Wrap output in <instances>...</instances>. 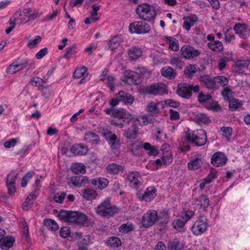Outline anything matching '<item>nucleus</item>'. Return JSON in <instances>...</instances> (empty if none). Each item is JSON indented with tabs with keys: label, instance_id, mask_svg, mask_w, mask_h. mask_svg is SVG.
Listing matches in <instances>:
<instances>
[{
	"label": "nucleus",
	"instance_id": "f257e3e1",
	"mask_svg": "<svg viewBox=\"0 0 250 250\" xmlns=\"http://www.w3.org/2000/svg\"><path fill=\"white\" fill-rule=\"evenodd\" d=\"M139 18L143 21H150L156 17V10L153 6L144 3L139 4L136 9Z\"/></svg>",
	"mask_w": 250,
	"mask_h": 250
},
{
	"label": "nucleus",
	"instance_id": "8fccbe9b",
	"mask_svg": "<svg viewBox=\"0 0 250 250\" xmlns=\"http://www.w3.org/2000/svg\"><path fill=\"white\" fill-rule=\"evenodd\" d=\"M22 16V13L21 12V10H18L17 12H16L12 16V17L10 18L9 22L10 25H11L10 27H13V29L16 26V21L17 20H18L20 17Z\"/></svg>",
	"mask_w": 250,
	"mask_h": 250
},
{
	"label": "nucleus",
	"instance_id": "79ce46f5",
	"mask_svg": "<svg viewBox=\"0 0 250 250\" xmlns=\"http://www.w3.org/2000/svg\"><path fill=\"white\" fill-rule=\"evenodd\" d=\"M121 108L119 109H114L108 108L105 109V112L108 115H111L113 117L121 119V113H120Z\"/></svg>",
	"mask_w": 250,
	"mask_h": 250
},
{
	"label": "nucleus",
	"instance_id": "aec40b11",
	"mask_svg": "<svg viewBox=\"0 0 250 250\" xmlns=\"http://www.w3.org/2000/svg\"><path fill=\"white\" fill-rule=\"evenodd\" d=\"M129 59L132 61H136L142 55V51L139 47H132L127 50Z\"/></svg>",
	"mask_w": 250,
	"mask_h": 250
},
{
	"label": "nucleus",
	"instance_id": "0e129e2a",
	"mask_svg": "<svg viewBox=\"0 0 250 250\" xmlns=\"http://www.w3.org/2000/svg\"><path fill=\"white\" fill-rule=\"evenodd\" d=\"M66 195V193L62 192L55 194L53 197L54 200L58 203H62Z\"/></svg>",
	"mask_w": 250,
	"mask_h": 250
},
{
	"label": "nucleus",
	"instance_id": "4be33fe9",
	"mask_svg": "<svg viewBox=\"0 0 250 250\" xmlns=\"http://www.w3.org/2000/svg\"><path fill=\"white\" fill-rule=\"evenodd\" d=\"M27 65V61H25L24 63L20 64H15V62L10 64L6 69L7 73L9 74H14L21 70L25 68Z\"/></svg>",
	"mask_w": 250,
	"mask_h": 250
},
{
	"label": "nucleus",
	"instance_id": "6e6552de",
	"mask_svg": "<svg viewBox=\"0 0 250 250\" xmlns=\"http://www.w3.org/2000/svg\"><path fill=\"white\" fill-rule=\"evenodd\" d=\"M21 10L22 13V16L19 18L21 24H25L40 17L38 11L31 8H26Z\"/></svg>",
	"mask_w": 250,
	"mask_h": 250
},
{
	"label": "nucleus",
	"instance_id": "1a4fd4ad",
	"mask_svg": "<svg viewBox=\"0 0 250 250\" xmlns=\"http://www.w3.org/2000/svg\"><path fill=\"white\" fill-rule=\"evenodd\" d=\"M161 216H158L157 212L154 210H151L145 213L143 217L142 224L144 227L148 228L152 226L157 220L160 221Z\"/></svg>",
	"mask_w": 250,
	"mask_h": 250
},
{
	"label": "nucleus",
	"instance_id": "e2e57ef3",
	"mask_svg": "<svg viewBox=\"0 0 250 250\" xmlns=\"http://www.w3.org/2000/svg\"><path fill=\"white\" fill-rule=\"evenodd\" d=\"M222 134L229 140L232 135V130L231 127L223 126L221 128Z\"/></svg>",
	"mask_w": 250,
	"mask_h": 250
},
{
	"label": "nucleus",
	"instance_id": "dca6fc26",
	"mask_svg": "<svg viewBox=\"0 0 250 250\" xmlns=\"http://www.w3.org/2000/svg\"><path fill=\"white\" fill-rule=\"evenodd\" d=\"M194 205L197 208L205 210L209 205L208 196L205 194L201 195L194 201Z\"/></svg>",
	"mask_w": 250,
	"mask_h": 250
},
{
	"label": "nucleus",
	"instance_id": "e433bc0d",
	"mask_svg": "<svg viewBox=\"0 0 250 250\" xmlns=\"http://www.w3.org/2000/svg\"><path fill=\"white\" fill-rule=\"evenodd\" d=\"M44 226L49 230L56 231L59 226L55 221L52 219H45L43 221Z\"/></svg>",
	"mask_w": 250,
	"mask_h": 250
},
{
	"label": "nucleus",
	"instance_id": "bb28decb",
	"mask_svg": "<svg viewBox=\"0 0 250 250\" xmlns=\"http://www.w3.org/2000/svg\"><path fill=\"white\" fill-rule=\"evenodd\" d=\"M91 183L94 186L96 187V188L102 189L105 188L108 183L107 179L104 178H99L97 179H92Z\"/></svg>",
	"mask_w": 250,
	"mask_h": 250
},
{
	"label": "nucleus",
	"instance_id": "a19ab883",
	"mask_svg": "<svg viewBox=\"0 0 250 250\" xmlns=\"http://www.w3.org/2000/svg\"><path fill=\"white\" fill-rule=\"evenodd\" d=\"M197 65L195 64H189L186 66L185 69V73L188 78H190L196 72Z\"/></svg>",
	"mask_w": 250,
	"mask_h": 250
},
{
	"label": "nucleus",
	"instance_id": "7ed1b4c3",
	"mask_svg": "<svg viewBox=\"0 0 250 250\" xmlns=\"http://www.w3.org/2000/svg\"><path fill=\"white\" fill-rule=\"evenodd\" d=\"M118 210V208L111 205L109 199L104 200L96 208V212L98 214L107 218L117 213Z\"/></svg>",
	"mask_w": 250,
	"mask_h": 250
},
{
	"label": "nucleus",
	"instance_id": "69168bd1",
	"mask_svg": "<svg viewBox=\"0 0 250 250\" xmlns=\"http://www.w3.org/2000/svg\"><path fill=\"white\" fill-rule=\"evenodd\" d=\"M216 82L218 83L221 86H224L228 84L229 83L228 79L223 76H218L215 78Z\"/></svg>",
	"mask_w": 250,
	"mask_h": 250
},
{
	"label": "nucleus",
	"instance_id": "a211bd4d",
	"mask_svg": "<svg viewBox=\"0 0 250 250\" xmlns=\"http://www.w3.org/2000/svg\"><path fill=\"white\" fill-rule=\"evenodd\" d=\"M234 29L241 38L246 39L249 36V29L245 25L237 23L234 26Z\"/></svg>",
	"mask_w": 250,
	"mask_h": 250
},
{
	"label": "nucleus",
	"instance_id": "052dcab7",
	"mask_svg": "<svg viewBox=\"0 0 250 250\" xmlns=\"http://www.w3.org/2000/svg\"><path fill=\"white\" fill-rule=\"evenodd\" d=\"M33 174L34 172L32 171H30L25 174L21 180V186L22 187H25L27 185L28 181L32 178Z\"/></svg>",
	"mask_w": 250,
	"mask_h": 250
},
{
	"label": "nucleus",
	"instance_id": "20e7f679",
	"mask_svg": "<svg viewBox=\"0 0 250 250\" xmlns=\"http://www.w3.org/2000/svg\"><path fill=\"white\" fill-rule=\"evenodd\" d=\"M200 91L198 85H193L192 84L180 83L178 84L176 90L178 95L185 99H188L192 95L191 92L198 93Z\"/></svg>",
	"mask_w": 250,
	"mask_h": 250
},
{
	"label": "nucleus",
	"instance_id": "f3484780",
	"mask_svg": "<svg viewBox=\"0 0 250 250\" xmlns=\"http://www.w3.org/2000/svg\"><path fill=\"white\" fill-rule=\"evenodd\" d=\"M15 241V238L12 236L3 237L0 239V249L8 250L13 246Z\"/></svg>",
	"mask_w": 250,
	"mask_h": 250
},
{
	"label": "nucleus",
	"instance_id": "ddd939ff",
	"mask_svg": "<svg viewBox=\"0 0 250 250\" xmlns=\"http://www.w3.org/2000/svg\"><path fill=\"white\" fill-rule=\"evenodd\" d=\"M87 216L83 213L79 211H72L70 212L69 223L83 225L87 220Z\"/></svg>",
	"mask_w": 250,
	"mask_h": 250
},
{
	"label": "nucleus",
	"instance_id": "2eb2a0df",
	"mask_svg": "<svg viewBox=\"0 0 250 250\" xmlns=\"http://www.w3.org/2000/svg\"><path fill=\"white\" fill-rule=\"evenodd\" d=\"M138 121H130L132 125L125 131V136L127 139H135L137 136L138 128L137 125Z\"/></svg>",
	"mask_w": 250,
	"mask_h": 250
},
{
	"label": "nucleus",
	"instance_id": "4c0bfd02",
	"mask_svg": "<svg viewBox=\"0 0 250 250\" xmlns=\"http://www.w3.org/2000/svg\"><path fill=\"white\" fill-rule=\"evenodd\" d=\"M195 212L194 211L187 210L182 211L179 217H180L185 223L189 221L191 218L194 217Z\"/></svg>",
	"mask_w": 250,
	"mask_h": 250
},
{
	"label": "nucleus",
	"instance_id": "774afa93",
	"mask_svg": "<svg viewBox=\"0 0 250 250\" xmlns=\"http://www.w3.org/2000/svg\"><path fill=\"white\" fill-rule=\"evenodd\" d=\"M75 48L76 46L74 45L71 47L67 48L66 53L63 55V58L67 60L69 59L70 55H72L76 53V51L74 50V49Z\"/></svg>",
	"mask_w": 250,
	"mask_h": 250
},
{
	"label": "nucleus",
	"instance_id": "c85d7f7f",
	"mask_svg": "<svg viewBox=\"0 0 250 250\" xmlns=\"http://www.w3.org/2000/svg\"><path fill=\"white\" fill-rule=\"evenodd\" d=\"M194 121L198 124H207L210 120L207 115L203 113H197L194 117Z\"/></svg>",
	"mask_w": 250,
	"mask_h": 250
},
{
	"label": "nucleus",
	"instance_id": "3c124183",
	"mask_svg": "<svg viewBox=\"0 0 250 250\" xmlns=\"http://www.w3.org/2000/svg\"><path fill=\"white\" fill-rule=\"evenodd\" d=\"M70 212L71 211L61 210L58 214V217L61 220L69 223Z\"/></svg>",
	"mask_w": 250,
	"mask_h": 250
},
{
	"label": "nucleus",
	"instance_id": "09e8293b",
	"mask_svg": "<svg viewBox=\"0 0 250 250\" xmlns=\"http://www.w3.org/2000/svg\"><path fill=\"white\" fill-rule=\"evenodd\" d=\"M133 226L130 223H127L122 225L119 228L120 232L123 233H128L133 230Z\"/></svg>",
	"mask_w": 250,
	"mask_h": 250
},
{
	"label": "nucleus",
	"instance_id": "c756f323",
	"mask_svg": "<svg viewBox=\"0 0 250 250\" xmlns=\"http://www.w3.org/2000/svg\"><path fill=\"white\" fill-rule=\"evenodd\" d=\"M183 248V244L178 239H174L167 245V249L170 250H182Z\"/></svg>",
	"mask_w": 250,
	"mask_h": 250
},
{
	"label": "nucleus",
	"instance_id": "13d9d810",
	"mask_svg": "<svg viewBox=\"0 0 250 250\" xmlns=\"http://www.w3.org/2000/svg\"><path fill=\"white\" fill-rule=\"evenodd\" d=\"M221 94L224 97V100L226 101L229 102L232 99L231 98L232 96V92L228 87L224 88L222 91Z\"/></svg>",
	"mask_w": 250,
	"mask_h": 250
},
{
	"label": "nucleus",
	"instance_id": "7c9ffc66",
	"mask_svg": "<svg viewBox=\"0 0 250 250\" xmlns=\"http://www.w3.org/2000/svg\"><path fill=\"white\" fill-rule=\"evenodd\" d=\"M70 170L75 174L84 173L85 166L81 163L73 164L70 167Z\"/></svg>",
	"mask_w": 250,
	"mask_h": 250
},
{
	"label": "nucleus",
	"instance_id": "39448f33",
	"mask_svg": "<svg viewBox=\"0 0 250 250\" xmlns=\"http://www.w3.org/2000/svg\"><path fill=\"white\" fill-rule=\"evenodd\" d=\"M140 92L145 94L162 95L167 93V86L162 83H155L150 86L141 88Z\"/></svg>",
	"mask_w": 250,
	"mask_h": 250
},
{
	"label": "nucleus",
	"instance_id": "9d476101",
	"mask_svg": "<svg viewBox=\"0 0 250 250\" xmlns=\"http://www.w3.org/2000/svg\"><path fill=\"white\" fill-rule=\"evenodd\" d=\"M181 55L186 59L192 60L199 56L201 52L189 45H183L180 50Z\"/></svg>",
	"mask_w": 250,
	"mask_h": 250
},
{
	"label": "nucleus",
	"instance_id": "a18cd8bd",
	"mask_svg": "<svg viewBox=\"0 0 250 250\" xmlns=\"http://www.w3.org/2000/svg\"><path fill=\"white\" fill-rule=\"evenodd\" d=\"M107 141L110 145L112 149H116L120 145L119 140L117 139L115 134H113L111 137L107 139Z\"/></svg>",
	"mask_w": 250,
	"mask_h": 250
},
{
	"label": "nucleus",
	"instance_id": "473e14b6",
	"mask_svg": "<svg viewBox=\"0 0 250 250\" xmlns=\"http://www.w3.org/2000/svg\"><path fill=\"white\" fill-rule=\"evenodd\" d=\"M120 113H121V119L124 121L127 120V123H129L130 121H139L138 119L133 117L129 112L124 108H121Z\"/></svg>",
	"mask_w": 250,
	"mask_h": 250
},
{
	"label": "nucleus",
	"instance_id": "c03bdc74",
	"mask_svg": "<svg viewBox=\"0 0 250 250\" xmlns=\"http://www.w3.org/2000/svg\"><path fill=\"white\" fill-rule=\"evenodd\" d=\"M166 39L169 42V47L171 50L174 51H177L179 50L178 42L176 39L169 37H167Z\"/></svg>",
	"mask_w": 250,
	"mask_h": 250
},
{
	"label": "nucleus",
	"instance_id": "393cba45",
	"mask_svg": "<svg viewBox=\"0 0 250 250\" xmlns=\"http://www.w3.org/2000/svg\"><path fill=\"white\" fill-rule=\"evenodd\" d=\"M106 169L107 172L109 174H117L120 171H123L124 167L116 163H111L106 167Z\"/></svg>",
	"mask_w": 250,
	"mask_h": 250
},
{
	"label": "nucleus",
	"instance_id": "58836bf2",
	"mask_svg": "<svg viewBox=\"0 0 250 250\" xmlns=\"http://www.w3.org/2000/svg\"><path fill=\"white\" fill-rule=\"evenodd\" d=\"M148 112L150 115L153 116H157L159 113V109L156 104L151 102L147 105Z\"/></svg>",
	"mask_w": 250,
	"mask_h": 250
},
{
	"label": "nucleus",
	"instance_id": "423d86ee",
	"mask_svg": "<svg viewBox=\"0 0 250 250\" xmlns=\"http://www.w3.org/2000/svg\"><path fill=\"white\" fill-rule=\"evenodd\" d=\"M208 219L204 216H200L191 228L193 234L199 235L204 233L208 227Z\"/></svg>",
	"mask_w": 250,
	"mask_h": 250
},
{
	"label": "nucleus",
	"instance_id": "603ef678",
	"mask_svg": "<svg viewBox=\"0 0 250 250\" xmlns=\"http://www.w3.org/2000/svg\"><path fill=\"white\" fill-rule=\"evenodd\" d=\"M87 71V68L85 66H83L81 68H77L73 73V77L74 78L79 79L82 77L85 72Z\"/></svg>",
	"mask_w": 250,
	"mask_h": 250
},
{
	"label": "nucleus",
	"instance_id": "338daca9",
	"mask_svg": "<svg viewBox=\"0 0 250 250\" xmlns=\"http://www.w3.org/2000/svg\"><path fill=\"white\" fill-rule=\"evenodd\" d=\"M30 83L33 86H39L45 83V82L43 79L39 77H36L30 81Z\"/></svg>",
	"mask_w": 250,
	"mask_h": 250
},
{
	"label": "nucleus",
	"instance_id": "b1692460",
	"mask_svg": "<svg viewBox=\"0 0 250 250\" xmlns=\"http://www.w3.org/2000/svg\"><path fill=\"white\" fill-rule=\"evenodd\" d=\"M82 196L87 201L94 199L97 196L96 191L93 189L87 188L81 190Z\"/></svg>",
	"mask_w": 250,
	"mask_h": 250
},
{
	"label": "nucleus",
	"instance_id": "de8ad7c7",
	"mask_svg": "<svg viewBox=\"0 0 250 250\" xmlns=\"http://www.w3.org/2000/svg\"><path fill=\"white\" fill-rule=\"evenodd\" d=\"M145 149L149 150V155L156 156L158 154V150L155 146H152L148 143H145L143 145Z\"/></svg>",
	"mask_w": 250,
	"mask_h": 250
},
{
	"label": "nucleus",
	"instance_id": "ea45409f",
	"mask_svg": "<svg viewBox=\"0 0 250 250\" xmlns=\"http://www.w3.org/2000/svg\"><path fill=\"white\" fill-rule=\"evenodd\" d=\"M229 102V107L231 111H235L243 105V103L241 101L235 98H232Z\"/></svg>",
	"mask_w": 250,
	"mask_h": 250
},
{
	"label": "nucleus",
	"instance_id": "864d4df0",
	"mask_svg": "<svg viewBox=\"0 0 250 250\" xmlns=\"http://www.w3.org/2000/svg\"><path fill=\"white\" fill-rule=\"evenodd\" d=\"M138 174L133 172H130L127 176V180L134 185H137L139 180L138 179Z\"/></svg>",
	"mask_w": 250,
	"mask_h": 250
},
{
	"label": "nucleus",
	"instance_id": "4d7b16f0",
	"mask_svg": "<svg viewBox=\"0 0 250 250\" xmlns=\"http://www.w3.org/2000/svg\"><path fill=\"white\" fill-rule=\"evenodd\" d=\"M159 216H161L160 220L158 221L159 225L162 226H163L164 225H166L168 223L169 219L168 213L167 211H163L161 212Z\"/></svg>",
	"mask_w": 250,
	"mask_h": 250
},
{
	"label": "nucleus",
	"instance_id": "c9c22d12",
	"mask_svg": "<svg viewBox=\"0 0 250 250\" xmlns=\"http://www.w3.org/2000/svg\"><path fill=\"white\" fill-rule=\"evenodd\" d=\"M203 162L201 159L196 158L190 161L188 163V168L189 170H195L198 169L202 165Z\"/></svg>",
	"mask_w": 250,
	"mask_h": 250
},
{
	"label": "nucleus",
	"instance_id": "37998d69",
	"mask_svg": "<svg viewBox=\"0 0 250 250\" xmlns=\"http://www.w3.org/2000/svg\"><path fill=\"white\" fill-rule=\"evenodd\" d=\"M107 246L112 248H118L121 246L120 239L116 237L110 238L106 242Z\"/></svg>",
	"mask_w": 250,
	"mask_h": 250
},
{
	"label": "nucleus",
	"instance_id": "49530a36",
	"mask_svg": "<svg viewBox=\"0 0 250 250\" xmlns=\"http://www.w3.org/2000/svg\"><path fill=\"white\" fill-rule=\"evenodd\" d=\"M185 223L180 217L174 220L172 223L173 227L178 231H181L185 226Z\"/></svg>",
	"mask_w": 250,
	"mask_h": 250
},
{
	"label": "nucleus",
	"instance_id": "5701e85b",
	"mask_svg": "<svg viewBox=\"0 0 250 250\" xmlns=\"http://www.w3.org/2000/svg\"><path fill=\"white\" fill-rule=\"evenodd\" d=\"M116 99L125 103L131 104L134 101V97L130 94L126 93L124 91H120L116 94Z\"/></svg>",
	"mask_w": 250,
	"mask_h": 250
},
{
	"label": "nucleus",
	"instance_id": "0eeeda50",
	"mask_svg": "<svg viewBox=\"0 0 250 250\" xmlns=\"http://www.w3.org/2000/svg\"><path fill=\"white\" fill-rule=\"evenodd\" d=\"M130 32L138 34L148 33L150 31V25L143 21H134L129 26Z\"/></svg>",
	"mask_w": 250,
	"mask_h": 250
},
{
	"label": "nucleus",
	"instance_id": "f8f14e48",
	"mask_svg": "<svg viewBox=\"0 0 250 250\" xmlns=\"http://www.w3.org/2000/svg\"><path fill=\"white\" fill-rule=\"evenodd\" d=\"M228 161L227 157L221 152L214 153L211 157V163L216 167L224 166Z\"/></svg>",
	"mask_w": 250,
	"mask_h": 250
},
{
	"label": "nucleus",
	"instance_id": "412c9836",
	"mask_svg": "<svg viewBox=\"0 0 250 250\" xmlns=\"http://www.w3.org/2000/svg\"><path fill=\"white\" fill-rule=\"evenodd\" d=\"M70 151L75 155H84L87 153L88 148L81 144H75L70 147Z\"/></svg>",
	"mask_w": 250,
	"mask_h": 250
},
{
	"label": "nucleus",
	"instance_id": "2f4dec72",
	"mask_svg": "<svg viewBox=\"0 0 250 250\" xmlns=\"http://www.w3.org/2000/svg\"><path fill=\"white\" fill-rule=\"evenodd\" d=\"M121 38L120 36H116L111 39L108 43V49L114 50L117 48L121 42Z\"/></svg>",
	"mask_w": 250,
	"mask_h": 250
},
{
	"label": "nucleus",
	"instance_id": "9b49d317",
	"mask_svg": "<svg viewBox=\"0 0 250 250\" xmlns=\"http://www.w3.org/2000/svg\"><path fill=\"white\" fill-rule=\"evenodd\" d=\"M123 81L130 85L138 84L141 83L139 74L130 70H126L125 72Z\"/></svg>",
	"mask_w": 250,
	"mask_h": 250
},
{
	"label": "nucleus",
	"instance_id": "72a5a7b5",
	"mask_svg": "<svg viewBox=\"0 0 250 250\" xmlns=\"http://www.w3.org/2000/svg\"><path fill=\"white\" fill-rule=\"evenodd\" d=\"M170 64L175 66L179 69H182L185 65L184 62L183 61V59L179 56H174L172 57L170 61Z\"/></svg>",
	"mask_w": 250,
	"mask_h": 250
},
{
	"label": "nucleus",
	"instance_id": "f03ea898",
	"mask_svg": "<svg viewBox=\"0 0 250 250\" xmlns=\"http://www.w3.org/2000/svg\"><path fill=\"white\" fill-rule=\"evenodd\" d=\"M187 140L191 143L197 146H202L206 144L207 141V134L204 129H199L192 131L188 130L186 132Z\"/></svg>",
	"mask_w": 250,
	"mask_h": 250
},
{
	"label": "nucleus",
	"instance_id": "a878e982",
	"mask_svg": "<svg viewBox=\"0 0 250 250\" xmlns=\"http://www.w3.org/2000/svg\"><path fill=\"white\" fill-rule=\"evenodd\" d=\"M162 75L169 80H172L175 78L176 72L170 66H166L163 67L161 70Z\"/></svg>",
	"mask_w": 250,
	"mask_h": 250
},
{
	"label": "nucleus",
	"instance_id": "5fc2aeb1",
	"mask_svg": "<svg viewBox=\"0 0 250 250\" xmlns=\"http://www.w3.org/2000/svg\"><path fill=\"white\" fill-rule=\"evenodd\" d=\"M162 159L164 165H168L170 164L172 161L171 152L167 151L166 153H164V155L162 157Z\"/></svg>",
	"mask_w": 250,
	"mask_h": 250
},
{
	"label": "nucleus",
	"instance_id": "6ab92c4d",
	"mask_svg": "<svg viewBox=\"0 0 250 250\" xmlns=\"http://www.w3.org/2000/svg\"><path fill=\"white\" fill-rule=\"evenodd\" d=\"M156 189L154 187L147 188L146 191L142 195V197H139L141 200H145L146 202H149L156 196Z\"/></svg>",
	"mask_w": 250,
	"mask_h": 250
},
{
	"label": "nucleus",
	"instance_id": "680f3d73",
	"mask_svg": "<svg viewBox=\"0 0 250 250\" xmlns=\"http://www.w3.org/2000/svg\"><path fill=\"white\" fill-rule=\"evenodd\" d=\"M106 79L108 87L110 89L111 91H113L115 88V78L110 75H108L106 76Z\"/></svg>",
	"mask_w": 250,
	"mask_h": 250
},
{
	"label": "nucleus",
	"instance_id": "6e6d98bb",
	"mask_svg": "<svg viewBox=\"0 0 250 250\" xmlns=\"http://www.w3.org/2000/svg\"><path fill=\"white\" fill-rule=\"evenodd\" d=\"M250 64V62L247 60H238L235 62V66L237 67L239 70H241L244 68H247Z\"/></svg>",
	"mask_w": 250,
	"mask_h": 250
},
{
	"label": "nucleus",
	"instance_id": "f704fd0d",
	"mask_svg": "<svg viewBox=\"0 0 250 250\" xmlns=\"http://www.w3.org/2000/svg\"><path fill=\"white\" fill-rule=\"evenodd\" d=\"M90 236H85L84 238L79 240L78 243L79 250H87L90 245Z\"/></svg>",
	"mask_w": 250,
	"mask_h": 250
},
{
	"label": "nucleus",
	"instance_id": "bf43d9fd",
	"mask_svg": "<svg viewBox=\"0 0 250 250\" xmlns=\"http://www.w3.org/2000/svg\"><path fill=\"white\" fill-rule=\"evenodd\" d=\"M211 99V96L209 94H204L203 92H200L198 95V100L200 103H205L209 100Z\"/></svg>",
	"mask_w": 250,
	"mask_h": 250
},
{
	"label": "nucleus",
	"instance_id": "4468645a",
	"mask_svg": "<svg viewBox=\"0 0 250 250\" xmlns=\"http://www.w3.org/2000/svg\"><path fill=\"white\" fill-rule=\"evenodd\" d=\"M199 80L202 84L208 89H216L217 88L215 78H212L208 75L201 76Z\"/></svg>",
	"mask_w": 250,
	"mask_h": 250
},
{
	"label": "nucleus",
	"instance_id": "cd10ccee",
	"mask_svg": "<svg viewBox=\"0 0 250 250\" xmlns=\"http://www.w3.org/2000/svg\"><path fill=\"white\" fill-rule=\"evenodd\" d=\"M207 46L209 49L216 52H221L224 48L222 43L218 41L208 42Z\"/></svg>",
	"mask_w": 250,
	"mask_h": 250
}]
</instances>
